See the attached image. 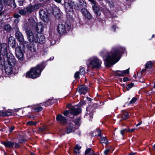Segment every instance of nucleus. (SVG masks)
I'll return each instance as SVG.
<instances>
[{
  "instance_id": "a19ab883",
  "label": "nucleus",
  "mask_w": 155,
  "mask_h": 155,
  "mask_svg": "<svg viewBox=\"0 0 155 155\" xmlns=\"http://www.w3.org/2000/svg\"><path fill=\"white\" fill-rule=\"evenodd\" d=\"M79 74H80V73H79V72H78V71L76 72L74 74V78L76 79L78 78L79 76Z\"/></svg>"
},
{
  "instance_id": "bf43d9fd",
  "label": "nucleus",
  "mask_w": 155,
  "mask_h": 155,
  "mask_svg": "<svg viewBox=\"0 0 155 155\" xmlns=\"http://www.w3.org/2000/svg\"><path fill=\"white\" fill-rule=\"evenodd\" d=\"M55 1L58 3H60L61 2V0H55Z\"/></svg>"
},
{
  "instance_id": "aec40b11",
  "label": "nucleus",
  "mask_w": 155,
  "mask_h": 155,
  "mask_svg": "<svg viewBox=\"0 0 155 155\" xmlns=\"http://www.w3.org/2000/svg\"><path fill=\"white\" fill-rule=\"evenodd\" d=\"M1 143L6 147H12L14 146V143L10 141H2Z\"/></svg>"
},
{
  "instance_id": "4d7b16f0",
  "label": "nucleus",
  "mask_w": 155,
  "mask_h": 155,
  "mask_svg": "<svg viewBox=\"0 0 155 155\" xmlns=\"http://www.w3.org/2000/svg\"><path fill=\"white\" fill-rule=\"evenodd\" d=\"M128 78L127 77H125L123 79V81L124 82H126L128 81Z\"/></svg>"
},
{
  "instance_id": "f8f14e48",
  "label": "nucleus",
  "mask_w": 155,
  "mask_h": 155,
  "mask_svg": "<svg viewBox=\"0 0 155 155\" xmlns=\"http://www.w3.org/2000/svg\"><path fill=\"white\" fill-rule=\"evenodd\" d=\"M69 111L70 114L73 115H77L81 112V110L78 106H75L71 107Z\"/></svg>"
},
{
  "instance_id": "9d476101",
  "label": "nucleus",
  "mask_w": 155,
  "mask_h": 155,
  "mask_svg": "<svg viewBox=\"0 0 155 155\" xmlns=\"http://www.w3.org/2000/svg\"><path fill=\"white\" fill-rule=\"evenodd\" d=\"M39 14L41 19L45 22H48L49 20L48 13L43 9H41L39 11Z\"/></svg>"
},
{
  "instance_id": "2eb2a0df",
  "label": "nucleus",
  "mask_w": 155,
  "mask_h": 155,
  "mask_svg": "<svg viewBox=\"0 0 155 155\" xmlns=\"http://www.w3.org/2000/svg\"><path fill=\"white\" fill-rule=\"evenodd\" d=\"M77 91L79 92L80 94L85 95L87 93L88 89L87 87L84 85H81L77 89Z\"/></svg>"
},
{
  "instance_id": "0e129e2a",
  "label": "nucleus",
  "mask_w": 155,
  "mask_h": 155,
  "mask_svg": "<svg viewBox=\"0 0 155 155\" xmlns=\"http://www.w3.org/2000/svg\"><path fill=\"white\" fill-rule=\"evenodd\" d=\"M93 113H91L90 114H89V116L90 117H91V118H92V115H93Z\"/></svg>"
},
{
  "instance_id": "f03ea898",
  "label": "nucleus",
  "mask_w": 155,
  "mask_h": 155,
  "mask_svg": "<svg viewBox=\"0 0 155 155\" xmlns=\"http://www.w3.org/2000/svg\"><path fill=\"white\" fill-rule=\"evenodd\" d=\"M125 50V48L119 47L118 49L113 48L105 60V64L106 66H110L117 63L121 57V54Z\"/></svg>"
},
{
  "instance_id": "cd10ccee",
  "label": "nucleus",
  "mask_w": 155,
  "mask_h": 155,
  "mask_svg": "<svg viewBox=\"0 0 155 155\" xmlns=\"http://www.w3.org/2000/svg\"><path fill=\"white\" fill-rule=\"evenodd\" d=\"M91 135L93 136H95L97 135L99 137L101 136V130H96L92 133Z\"/></svg>"
},
{
  "instance_id": "4468645a",
  "label": "nucleus",
  "mask_w": 155,
  "mask_h": 155,
  "mask_svg": "<svg viewBox=\"0 0 155 155\" xmlns=\"http://www.w3.org/2000/svg\"><path fill=\"white\" fill-rule=\"evenodd\" d=\"M14 67V66H12L6 64L5 65V69L6 73L8 75H10L13 74Z\"/></svg>"
},
{
  "instance_id": "c9c22d12",
  "label": "nucleus",
  "mask_w": 155,
  "mask_h": 155,
  "mask_svg": "<svg viewBox=\"0 0 155 155\" xmlns=\"http://www.w3.org/2000/svg\"><path fill=\"white\" fill-rule=\"evenodd\" d=\"M137 100V99L136 97H133L131 100L130 101L129 104H134Z\"/></svg>"
},
{
  "instance_id": "423d86ee",
  "label": "nucleus",
  "mask_w": 155,
  "mask_h": 155,
  "mask_svg": "<svg viewBox=\"0 0 155 155\" xmlns=\"http://www.w3.org/2000/svg\"><path fill=\"white\" fill-rule=\"evenodd\" d=\"M8 53H11L9 50V47L6 43L0 44V54L3 56L7 55Z\"/></svg>"
},
{
  "instance_id": "7ed1b4c3",
  "label": "nucleus",
  "mask_w": 155,
  "mask_h": 155,
  "mask_svg": "<svg viewBox=\"0 0 155 155\" xmlns=\"http://www.w3.org/2000/svg\"><path fill=\"white\" fill-rule=\"evenodd\" d=\"M44 62H41L34 67L31 68L26 74V77L32 79L39 77L45 68Z\"/></svg>"
},
{
  "instance_id": "c03bdc74",
  "label": "nucleus",
  "mask_w": 155,
  "mask_h": 155,
  "mask_svg": "<svg viewBox=\"0 0 155 155\" xmlns=\"http://www.w3.org/2000/svg\"><path fill=\"white\" fill-rule=\"evenodd\" d=\"M13 16L15 18H20L21 16V15H19L18 14H14L13 15Z\"/></svg>"
},
{
  "instance_id": "a878e982",
  "label": "nucleus",
  "mask_w": 155,
  "mask_h": 155,
  "mask_svg": "<svg viewBox=\"0 0 155 155\" xmlns=\"http://www.w3.org/2000/svg\"><path fill=\"white\" fill-rule=\"evenodd\" d=\"M94 151L89 148L86 150L84 155H94Z\"/></svg>"
},
{
  "instance_id": "79ce46f5",
  "label": "nucleus",
  "mask_w": 155,
  "mask_h": 155,
  "mask_svg": "<svg viewBox=\"0 0 155 155\" xmlns=\"http://www.w3.org/2000/svg\"><path fill=\"white\" fill-rule=\"evenodd\" d=\"M3 13V11H0V22H1L2 19H3V18H2V14Z\"/></svg>"
},
{
  "instance_id": "4c0bfd02",
  "label": "nucleus",
  "mask_w": 155,
  "mask_h": 155,
  "mask_svg": "<svg viewBox=\"0 0 155 155\" xmlns=\"http://www.w3.org/2000/svg\"><path fill=\"white\" fill-rule=\"evenodd\" d=\"M74 153L77 155H80V151L79 150L74 149Z\"/></svg>"
},
{
  "instance_id": "f3484780",
  "label": "nucleus",
  "mask_w": 155,
  "mask_h": 155,
  "mask_svg": "<svg viewBox=\"0 0 155 155\" xmlns=\"http://www.w3.org/2000/svg\"><path fill=\"white\" fill-rule=\"evenodd\" d=\"M56 119L57 121L62 124H64L67 122L66 118L61 114H59L57 116Z\"/></svg>"
},
{
  "instance_id": "f257e3e1",
  "label": "nucleus",
  "mask_w": 155,
  "mask_h": 155,
  "mask_svg": "<svg viewBox=\"0 0 155 155\" xmlns=\"http://www.w3.org/2000/svg\"><path fill=\"white\" fill-rule=\"evenodd\" d=\"M24 24L23 28L25 30L31 28L26 31L27 38L30 42L42 44L45 42V38L41 33L44 29V26L41 22L37 23L34 19L31 18L28 19Z\"/></svg>"
},
{
  "instance_id": "5701e85b",
  "label": "nucleus",
  "mask_w": 155,
  "mask_h": 155,
  "mask_svg": "<svg viewBox=\"0 0 155 155\" xmlns=\"http://www.w3.org/2000/svg\"><path fill=\"white\" fill-rule=\"evenodd\" d=\"M7 5L9 6H11L13 8H15L16 7V5L15 3V0H9L7 2Z\"/></svg>"
},
{
  "instance_id": "774afa93",
  "label": "nucleus",
  "mask_w": 155,
  "mask_h": 155,
  "mask_svg": "<svg viewBox=\"0 0 155 155\" xmlns=\"http://www.w3.org/2000/svg\"><path fill=\"white\" fill-rule=\"evenodd\" d=\"M110 5V7L111 8H112L114 7V5L113 4H111V5Z\"/></svg>"
},
{
  "instance_id": "09e8293b",
  "label": "nucleus",
  "mask_w": 155,
  "mask_h": 155,
  "mask_svg": "<svg viewBox=\"0 0 155 155\" xmlns=\"http://www.w3.org/2000/svg\"><path fill=\"white\" fill-rule=\"evenodd\" d=\"M70 113V111H68L67 110H66L64 112V114L65 116H67L69 113Z\"/></svg>"
},
{
  "instance_id": "3c124183",
  "label": "nucleus",
  "mask_w": 155,
  "mask_h": 155,
  "mask_svg": "<svg viewBox=\"0 0 155 155\" xmlns=\"http://www.w3.org/2000/svg\"><path fill=\"white\" fill-rule=\"evenodd\" d=\"M81 148V147L80 146L77 145L74 149L80 150Z\"/></svg>"
},
{
  "instance_id": "6e6d98bb",
  "label": "nucleus",
  "mask_w": 155,
  "mask_h": 155,
  "mask_svg": "<svg viewBox=\"0 0 155 155\" xmlns=\"http://www.w3.org/2000/svg\"><path fill=\"white\" fill-rule=\"evenodd\" d=\"M19 21V19H16L15 20L14 22L16 24H17Z\"/></svg>"
},
{
  "instance_id": "de8ad7c7",
  "label": "nucleus",
  "mask_w": 155,
  "mask_h": 155,
  "mask_svg": "<svg viewBox=\"0 0 155 155\" xmlns=\"http://www.w3.org/2000/svg\"><path fill=\"white\" fill-rule=\"evenodd\" d=\"M75 8L77 10H80L81 9V7H80V6L78 5H75Z\"/></svg>"
},
{
  "instance_id": "dca6fc26",
  "label": "nucleus",
  "mask_w": 155,
  "mask_h": 155,
  "mask_svg": "<svg viewBox=\"0 0 155 155\" xmlns=\"http://www.w3.org/2000/svg\"><path fill=\"white\" fill-rule=\"evenodd\" d=\"M81 12L86 18L88 19H90L91 18L92 16L91 14L85 8L82 9Z\"/></svg>"
},
{
  "instance_id": "412c9836",
  "label": "nucleus",
  "mask_w": 155,
  "mask_h": 155,
  "mask_svg": "<svg viewBox=\"0 0 155 155\" xmlns=\"http://www.w3.org/2000/svg\"><path fill=\"white\" fill-rule=\"evenodd\" d=\"M12 114V112L10 111H0V116H2L4 117H6L10 116Z\"/></svg>"
},
{
  "instance_id": "f704fd0d",
  "label": "nucleus",
  "mask_w": 155,
  "mask_h": 155,
  "mask_svg": "<svg viewBox=\"0 0 155 155\" xmlns=\"http://www.w3.org/2000/svg\"><path fill=\"white\" fill-rule=\"evenodd\" d=\"M111 148V147H110L106 148V149L104 151V153L106 155L109 153L110 151Z\"/></svg>"
},
{
  "instance_id": "c85d7f7f",
  "label": "nucleus",
  "mask_w": 155,
  "mask_h": 155,
  "mask_svg": "<svg viewBox=\"0 0 155 155\" xmlns=\"http://www.w3.org/2000/svg\"><path fill=\"white\" fill-rule=\"evenodd\" d=\"M153 63L151 61H147L145 64L146 68H151L152 66Z\"/></svg>"
},
{
  "instance_id": "37998d69",
  "label": "nucleus",
  "mask_w": 155,
  "mask_h": 155,
  "mask_svg": "<svg viewBox=\"0 0 155 155\" xmlns=\"http://www.w3.org/2000/svg\"><path fill=\"white\" fill-rule=\"evenodd\" d=\"M18 1L19 5L22 6L23 5L24 0H18Z\"/></svg>"
},
{
  "instance_id": "8fccbe9b",
  "label": "nucleus",
  "mask_w": 155,
  "mask_h": 155,
  "mask_svg": "<svg viewBox=\"0 0 155 155\" xmlns=\"http://www.w3.org/2000/svg\"><path fill=\"white\" fill-rule=\"evenodd\" d=\"M27 123L28 124L30 125H34V122H33L31 121H29L27 122Z\"/></svg>"
},
{
  "instance_id": "052dcab7",
  "label": "nucleus",
  "mask_w": 155,
  "mask_h": 155,
  "mask_svg": "<svg viewBox=\"0 0 155 155\" xmlns=\"http://www.w3.org/2000/svg\"><path fill=\"white\" fill-rule=\"evenodd\" d=\"M89 1H90L92 3H93L94 4H95V2L94 1V0H89Z\"/></svg>"
},
{
  "instance_id": "e433bc0d",
  "label": "nucleus",
  "mask_w": 155,
  "mask_h": 155,
  "mask_svg": "<svg viewBox=\"0 0 155 155\" xmlns=\"http://www.w3.org/2000/svg\"><path fill=\"white\" fill-rule=\"evenodd\" d=\"M129 68L123 71H121L122 73L123 76H124V74H127L129 73Z\"/></svg>"
},
{
  "instance_id": "7c9ffc66",
  "label": "nucleus",
  "mask_w": 155,
  "mask_h": 155,
  "mask_svg": "<svg viewBox=\"0 0 155 155\" xmlns=\"http://www.w3.org/2000/svg\"><path fill=\"white\" fill-rule=\"evenodd\" d=\"M129 117V114L126 111H124L121 116L122 118L124 120L128 118Z\"/></svg>"
},
{
  "instance_id": "393cba45",
  "label": "nucleus",
  "mask_w": 155,
  "mask_h": 155,
  "mask_svg": "<svg viewBox=\"0 0 155 155\" xmlns=\"http://www.w3.org/2000/svg\"><path fill=\"white\" fill-rule=\"evenodd\" d=\"M93 10L94 12L98 16H99L101 14V11L99 8L96 6H93Z\"/></svg>"
},
{
  "instance_id": "a211bd4d",
  "label": "nucleus",
  "mask_w": 155,
  "mask_h": 155,
  "mask_svg": "<svg viewBox=\"0 0 155 155\" xmlns=\"http://www.w3.org/2000/svg\"><path fill=\"white\" fill-rule=\"evenodd\" d=\"M1 28H3L7 32H10L12 29V27L9 24H5L4 23L1 24Z\"/></svg>"
},
{
  "instance_id": "6e6552de",
  "label": "nucleus",
  "mask_w": 155,
  "mask_h": 155,
  "mask_svg": "<svg viewBox=\"0 0 155 155\" xmlns=\"http://www.w3.org/2000/svg\"><path fill=\"white\" fill-rule=\"evenodd\" d=\"M16 38L21 44L22 47L27 46L28 45V42L25 41L23 36L21 33L19 31H17L15 33Z\"/></svg>"
},
{
  "instance_id": "72a5a7b5",
  "label": "nucleus",
  "mask_w": 155,
  "mask_h": 155,
  "mask_svg": "<svg viewBox=\"0 0 155 155\" xmlns=\"http://www.w3.org/2000/svg\"><path fill=\"white\" fill-rule=\"evenodd\" d=\"M7 0H0V11L3 8L2 3H5L7 2Z\"/></svg>"
},
{
  "instance_id": "20e7f679",
  "label": "nucleus",
  "mask_w": 155,
  "mask_h": 155,
  "mask_svg": "<svg viewBox=\"0 0 155 155\" xmlns=\"http://www.w3.org/2000/svg\"><path fill=\"white\" fill-rule=\"evenodd\" d=\"M87 66L92 69H99L101 68L102 61L96 57L91 58L87 61Z\"/></svg>"
},
{
  "instance_id": "1a4fd4ad",
  "label": "nucleus",
  "mask_w": 155,
  "mask_h": 155,
  "mask_svg": "<svg viewBox=\"0 0 155 155\" xmlns=\"http://www.w3.org/2000/svg\"><path fill=\"white\" fill-rule=\"evenodd\" d=\"M6 62L8 64L14 66L16 64V61L14 56L11 53L6 55Z\"/></svg>"
},
{
  "instance_id": "ea45409f",
  "label": "nucleus",
  "mask_w": 155,
  "mask_h": 155,
  "mask_svg": "<svg viewBox=\"0 0 155 155\" xmlns=\"http://www.w3.org/2000/svg\"><path fill=\"white\" fill-rule=\"evenodd\" d=\"M80 3V5H82V4L84 6L86 5V3H84V0H78Z\"/></svg>"
},
{
  "instance_id": "bb28decb",
  "label": "nucleus",
  "mask_w": 155,
  "mask_h": 155,
  "mask_svg": "<svg viewBox=\"0 0 155 155\" xmlns=\"http://www.w3.org/2000/svg\"><path fill=\"white\" fill-rule=\"evenodd\" d=\"M33 109L36 112H39L42 110V107L39 105H37L34 106L33 107Z\"/></svg>"
},
{
  "instance_id": "2f4dec72",
  "label": "nucleus",
  "mask_w": 155,
  "mask_h": 155,
  "mask_svg": "<svg viewBox=\"0 0 155 155\" xmlns=\"http://www.w3.org/2000/svg\"><path fill=\"white\" fill-rule=\"evenodd\" d=\"M114 75L117 76H122V73L121 71H115L114 73Z\"/></svg>"
},
{
  "instance_id": "6ab92c4d",
  "label": "nucleus",
  "mask_w": 155,
  "mask_h": 155,
  "mask_svg": "<svg viewBox=\"0 0 155 155\" xmlns=\"http://www.w3.org/2000/svg\"><path fill=\"white\" fill-rule=\"evenodd\" d=\"M29 7L30 8H31V12H33V10H37L41 8L42 6V4L40 3H38L37 4L35 5H33L31 4H30L29 5Z\"/></svg>"
},
{
  "instance_id": "ddd939ff",
  "label": "nucleus",
  "mask_w": 155,
  "mask_h": 155,
  "mask_svg": "<svg viewBox=\"0 0 155 155\" xmlns=\"http://www.w3.org/2000/svg\"><path fill=\"white\" fill-rule=\"evenodd\" d=\"M57 29L58 32L60 35L65 34L66 32L65 26L63 24H59L57 26Z\"/></svg>"
},
{
  "instance_id": "39448f33",
  "label": "nucleus",
  "mask_w": 155,
  "mask_h": 155,
  "mask_svg": "<svg viewBox=\"0 0 155 155\" xmlns=\"http://www.w3.org/2000/svg\"><path fill=\"white\" fill-rule=\"evenodd\" d=\"M81 118L80 117L78 118L75 119L73 122L75 124V125L73 124L71 122L69 124L68 126L67 127L66 132L67 134H69L70 133L74 131L75 130L78 128L80 125V122Z\"/></svg>"
},
{
  "instance_id": "4be33fe9",
  "label": "nucleus",
  "mask_w": 155,
  "mask_h": 155,
  "mask_svg": "<svg viewBox=\"0 0 155 155\" xmlns=\"http://www.w3.org/2000/svg\"><path fill=\"white\" fill-rule=\"evenodd\" d=\"M65 8L66 12H71L73 11V9L71 5L69 3H68L65 5Z\"/></svg>"
},
{
  "instance_id": "0eeeda50",
  "label": "nucleus",
  "mask_w": 155,
  "mask_h": 155,
  "mask_svg": "<svg viewBox=\"0 0 155 155\" xmlns=\"http://www.w3.org/2000/svg\"><path fill=\"white\" fill-rule=\"evenodd\" d=\"M25 47H22L21 46H18L15 48V53L16 57L18 60L22 61L24 59V54L23 51L24 50V48Z\"/></svg>"
},
{
  "instance_id": "58836bf2",
  "label": "nucleus",
  "mask_w": 155,
  "mask_h": 155,
  "mask_svg": "<svg viewBox=\"0 0 155 155\" xmlns=\"http://www.w3.org/2000/svg\"><path fill=\"white\" fill-rule=\"evenodd\" d=\"M133 85L134 84L133 83L128 84L127 87V89L128 90L129 89L131 88L133 86Z\"/></svg>"
},
{
  "instance_id": "c756f323",
  "label": "nucleus",
  "mask_w": 155,
  "mask_h": 155,
  "mask_svg": "<svg viewBox=\"0 0 155 155\" xmlns=\"http://www.w3.org/2000/svg\"><path fill=\"white\" fill-rule=\"evenodd\" d=\"M100 142L102 143L107 144L108 142V140L105 137H101L100 139Z\"/></svg>"
},
{
  "instance_id": "9b49d317",
  "label": "nucleus",
  "mask_w": 155,
  "mask_h": 155,
  "mask_svg": "<svg viewBox=\"0 0 155 155\" xmlns=\"http://www.w3.org/2000/svg\"><path fill=\"white\" fill-rule=\"evenodd\" d=\"M31 9L29 5L23 9L19 10L18 13L22 15H28L31 13Z\"/></svg>"
},
{
  "instance_id": "864d4df0",
  "label": "nucleus",
  "mask_w": 155,
  "mask_h": 155,
  "mask_svg": "<svg viewBox=\"0 0 155 155\" xmlns=\"http://www.w3.org/2000/svg\"><path fill=\"white\" fill-rule=\"evenodd\" d=\"M117 28V27L115 26L114 25V26H112V28H111L112 30L114 31H115V29Z\"/></svg>"
},
{
  "instance_id": "473e14b6",
  "label": "nucleus",
  "mask_w": 155,
  "mask_h": 155,
  "mask_svg": "<svg viewBox=\"0 0 155 155\" xmlns=\"http://www.w3.org/2000/svg\"><path fill=\"white\" fill-rule=\"evenodd\" d=\"M80 73V74L81 75H84L85 72V69L84 68H81L78 71Z\"/></svg>"
},
{
  "instance_id": "e2e57ef3",
  "label": "nucleus",
  "mask_w": 155,
  "mask_h": 155,
  "mask_svg": "<svg viewBox=\"0 0 155 155\" xmlns=\"http://www.w3.org/2000/svg\"><path fill=\"white\" fill-rule=\"evenodd\" d=\"M142 122L141 121V122L138 123L136 125V126L137 127V126H139L142 123Z\"/></svg>"
},
{
  "instance_id": "338daca9",
  "label": "nucleus",
  "mask_w": 155,
  "mask_h": 155,
  "mask_svg": "<svg viewBox=\"0 0 155 155\" xmlns=\"http://www.w3.org/2000/svg\"><path fill=\"white\" fill-rule=\"evenodd\" d=\"M49 39L50 41H51V44H53L54 43H52V42L53 41L51 40V39H50V38H49Z\"/></svg>"
},
{
  "instance_id": "603ef678",
  "label": "nucleus",
  "mask_w": 155,
  "mask_h": 155,
  "mask_svg": "<svg viewBox=\"0 0 155 155\" xmlns=\"http://www.w3.org/2000/svg\"><path fill=\"white\" fill-rule=\"evenodd\" d=\"M14 146L15 148H18L20 146L18 143H14Z\"/></svg>"
},
{
  "instance_id": "a18cd8bd",
  "label": "nucleus",
  "mask_w": 155,
  "mask_h": 155,
  "mask_svg": "<svg viewBox=\"0 0 155 155\" xmlns=\"http://www.w3.org/2000/svg\"><path fill=\"white\" fill-rule=\"evenodd\" d=\"M125 131H127V129H123L122 130H120V134L121 135H123L124 134V133Z\"/></svg>"
},
{
  "instance_id": "13d9d810",
  "label": "nucleus",
  "mask_w": 155,
  "mask_h": 155,
  "mask_svg": "<svg viewBox=\"0 0 155 155\" xmlns=\"http://www.w3.org/2000/svg\"><path fill=\"white\" fill-rule=\"evenodd\" d=\"M25 139H23L20 141V142L21 143H23L25 142Z\"/></svg>"
},
{
  "instance_id": "5fc2aeb1",
  "label": "nucleus",
  "mask_w": 155,
  "mask_h": 155,
  "mask_svg": "<svg viewBox=\"0 0 155 155\" xmlns=\"http://www.w3.org/2000/svg\"><path fill=\"white\" fill-rule=\"evenodd\" d=\"M14 129V127L13 126H12L10 128L9 131L10 132H11Z\"/></svg>"
},
{
  "instance_id": "49530a36",
  "label": "nucleus",
  "mask_w": 155,
  "mask_h": 155,
  "mask_svg": "<svg viewBox=\"0 0 155 155\" xmlns=\"http://www.w3.org/2000/svg\"><path fill=\"white\" fill-rule=\"evenodd\" d=\"M136 130V129H127V132H133L134 131V130Z\"/></svg>"
},
{
  "instance_id": "b1692460",
  "label": "nucleus",
  "mask_w": 155,
  "mask_h": 155,
  "mask_svg": "<svg viewBox=\"0 0 155 155\" xmlns=\"http://www.w3.org/2000/svg\"><path fill=\"white\" fill-rule=\"evenodd\" d=\"M28 49L32 53L35 52L36 51V46L33 44L30 45L28 47Z\"/></svg>"
},
{
  "instance_id": "69168bd1",
  "label": "nucleus",
  "mask_w": 155,
  "mask_h": 155,
  "mask_svg": "<svg viewBox=\"0 0 155 155\" xmlns=\"http://www.w3.org/2000/svg\"><path fill=\"white\" fill-rule=\"evenodd\" d=\"M44 129L43 128H40L39 129V131H40L41 132H42Z\"/></svg>"
},
{
  "instance_id": "680f3d73",
  "label": "nucleus",
  "mask_w": 155,
  "mask_h": 155,
  "mask_svg": "<svg viewBox=\"0 0 155 155\" xmlns=\"http://www.w3.org/2000/svg\"><path fill=\"white\" fill-rule=\"evenodd\" d=\"M146 69H143L141 71V73H143L145 72L146 70Z\"/></svg>"
}]
</instances>
